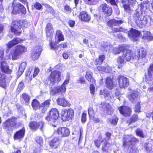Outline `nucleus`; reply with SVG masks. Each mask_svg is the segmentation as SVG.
Wrapping results in <instances>:
<instances>
[{
	"label": "nucleus",
	"mask_w": 153,
	"mask_h": 153,
	"mask_svg": "<svg viewBox=\"0 0 153 153\" xmlns=\"http://www.w3.org/2000/svg\"><path fill=\"white\" fill-rule=\"evenodd\" d=\"M59 115L58 111L57 109L56 108H52L45 117V119L53 127H56L58 123L57 118Z\"/></svg>",
	"instance_id": "1"
},
{
	"label": "nucleus",
	"mask_w": 153,
	"mask_h": 153,
	"mask_svg": "<svg viewBox=\"0 0 153 153\" xmlns=\"http://www.w3.org/2000/svg\"><path fill=\"white\" fill-rule=\"evenodd\" d=\"M69 76H67L66 79L62 85L60 87H55L51 91V94L52 95H55L59 93L60 92H65L66 91V88L65 85L67 84L69 82Z\"/></svg>",
	"instance_id": "2"
},
{
	"label": "nucleus",
	"mask_w": 153,
	"mask_h": 153,
	"mask_svg": "<svg viewBox=\"0 0 153 153\" xmlns=\"http://www.w3.org/2000/svg\"><path fill=\"white\" fill-rule=\"evenodd\" d=\"M74 115V111L73 109L69 108L65 109L61 112V117L63 121H66L71 119Z\"/></svg>",
	"instance_id": "3"
},
{
	"label": "nucleus",
	"mask_w": 153,
	"mask_h": 153,
	"mask_svg": "<svg viewBox=\"0 0 153 153\" xmlns=\"http://www.w3.org/2000/svg\"><path fill=\"white\" fill-rule=\"evenodd\" d=\"M61 75V73L59 71H53L52 72L50 76L48 77V79L51 82L53 83L60 80Z\"/></svg>",
	"instance_id": "4"
},
{
	"label": "nucleus",
	"mask_w": 153,
	"mask_h": 153,
	"mask_svg": "<svg viewBox=\"0 0 153 153\" xmlns=\"http://www.w3.org/2000/svg\"><path fill=\"white\" fill-rule=\"evenodd\" d=\"M54 134L58 135L59 137H63L68 136L70 134L68 129L65 127H61L54 131Z\"/></svg>",
	"instance_id": "5"
},
{
	"label": "nucleus",
	"mask_w": 153,
	"mask_h": 153,
	"mask_svg": "<svg viewBox=\"0 0 153 153\" xmlns=\"http://www.w3.org/2000/svg\"><path fill=\"white\" fill-rule=\"evenodd\" d=\"M117 78L119 86L120 88H125L129 85V79L126 77L120 75L118 76Z\"/></svg>",
	"instance_id": "6"
},
{
	"label": "nucleus",
	"mask_w": 153,
	"mask_h": 153,
	"mask_svg": "<svg viewBox=\"0 0 153 153\" xmlns=\"http://www.w3.org/2000/svg\"><path fill=\"white\" fill-rule=\"evenodd\" d=\"M124 146L130 145L132 144V142H136L137 140L132 135H126L124 136L123 139Z\"/></svg>",
	"instance_id": "7"
},
{
	"label": "nucleus",
	"mask_w": 153,
	"mask_h": 153,
	"mask_svg": "<svg viewBox=\"0 0 153 153\" xmlns=\"http://www.w3.org/2000/svg\"><path fill=\"white\" fill-rule=\"evenodd\" d=\"M141 35H142L138 31L133 29H132L128 33L129 37L133 41H137L138 38L141 36Z\"/></svg>",
	"instance_id": "8"
},
{
	"label": "nucleus",
	"mask_w": 153,
	"mask_h": 153,
	"mask_svg": "<svg viewBox=\"0 0 153 153\" xmlns=\"http://www.w3.org/2000/svg\"><path fill=\"white\" fill-rule=\"evenodd\" d=\"M46 33L48 39L50 41L51 40L53 33V30L52 25L51 23H48L46 27Z\"/></svg>",
	"instance_id": "9"
},
{
	"label": "nucleus",
	"mask_w": 153,
	"mask_h": 153,
	"mask_svg": "<svg viewBox=\"0 0 153 153\" xmlns=\"http://www.w3.org/2000/svg\"><path fill=\"white\" fill-rule=\"evenodd\" d=\"M122 57L125 58V60L127 61H133V58L132 56L131 52L130 50L126 49V48L123 52Z\"/></svg>",
	"instance_id": "10"
},
{
	"label": "nucleus",
	"mask_w": 153,
	"mask_h": 153,
	"mask_svg": "<svg viewBox=\"0 0 153 153\" xmlns=\"http://www.w3.org/2000/svg\"><path fill=\"white\" fill-rule=\"evenodd\" d=\"M118 109L120 114L125 117L129 116L131 114V109L128 107L122 106L120 107Z\"/></svg>",
	"instance_id": "11"
},
{
	"label": "nucleus",
	"mask_w": 153,
	"mask_h": 153,
	"mask_svg": "<svg viewBox=\"0 0 153 153\" xmlns=\"http://www.w3.org/2000/svg\"><path fill=\"white\" fill-rule=\"evenodd\" d=\"M42 49L41 46L35 47L33 50L31 55V57L33 60H35L38 59L40 52L42 51Z\"/></svg>",
	"instance_id": "12"
},
{
	"label": "nucleus",
	"mask_w": 153,
	"mask_h": 153,
	"mask_svg": "<svg viewBox=\"0 0 153 153\" xmlns=\"http://www.w3.org/2000/svg\"><path fill=\"white\" fill-rule=\"evenodd\" d=\"M16 118L15 117H12L11 119H9L4 122L3 124V126L5 128H9L10 126H14L16 124Z\"/></svg>",
	"instance_id": "13"
},
{
	"label": "nucleus",
	"mask_w": 153,
	"mask_h": 153,
	"mask_svg": "<svg viewBox=\"0 0 153 153\" xmlns=\"http://www.w3.org/2000/svg\"><path fill=\"white\" fill-rule=\"evenodd\" d=\"M50 100H48L42 103L40 105L39 108L42 113H45L50 105Z\"/></svg>",
	"instance_id": "14"
},
{
	"label": "nucleus",
	"mask_w": 153,
	"mask_h": 153,
	"mask_svg": "<svg viewBox=\"0 0 153 153\" xmlns=\"http://www.w3.org/2000/svg\"><path fill=\"white\" fill-rule=\"evenodd\" d=\"M56 101L58 105L63 107H70L71 105V103L64 98H59Z\"/></svg>",
	"instance_id": "15"
},
{
	"label": "nucleus",
	"mask_w": 153,
	"mask_h": 153,
	"mask_svg": "<svg viewBox=\"0 0 153 153\" xmlns=\"http://www.w3.org/2000/svg\"><path fill=\"white\" fill-rule=\"evenodd\" d=\"M102 11L106 15H110L112 13V9L106 4H103L101 5L100 6Z\"/></svg>",
	"instance_id": "16"
},
{
	"label": "nucleus",
	"mask_w": 153,
	"mask_h": 153,
	"mask_svg": "<svg viewBox=\"0 0 153 153\" xmlns=\"http://www.w3.org/2000/svg\"><path fill=\"white\" fill-rule=\"evenodd\" d=\"M60 144L59 137L54 138L51 140L50 143V145L52 148L56 149L57 148Z\"/></svg>",
	"instance_id": "17"
},
{
	"label": "nucleus",
	"mask_w": 153,
	"mask_h": 153,
	"mask_svg": "<svg viewBox=\"0 0 153 153\" xmlns=\"http://www.w3.org/2000/svg\"><path fill=\"white\" fill-rule=\"evenodd\" d=\"M12 23L13 25L11 27V32L15 34H18L19 23L16 21H14Z\"/></svg>",
	"instance_id": "18"
},
{
	"label": "nucleus",
	"mask_w": 153,
	"mask_h": 153,
	"mask_svg": "<svg viewBox=\"0 0 153 153\" xmlns=\"http://www.w3.org/2000/svg\"><path fill=\"white\" fill-rule=\"evenodd\" d=\"M133 16L135 22L137 25H142L143 16H140L139 13L137 11L134 14Z\"/></svg>",
	"instance_id": "19"
},
{
	"label": "nucleus",
	"mask_w": 153,
	"mask_h": 153,
	"mask_svg": "<svg viewBox=\"0 0 153 153\" xmlns=\"http://www.w3.org/2000/svg\"><path fill=\"white\" fill-rule=\"evenodd\" d=\"M138 93L137 91H133L131 94L128 96V98L132 102H134L137 100H139L137 99Z\"/></svg>",
	"instance_id": "20"
},
{
	"label": "nucleus",
	"mask_w": 153,
	"mask_h": 153,
	"mask_svg": "<svg viewBox=\"0 0 153 153\" xmlns=\"http://www.w3.org/2000/svg\"><path fill=\"white\" fill-rule=\"evenodd\" d=\"M19 0H14L13 3V10L12 13L15 14L19 13Z\"/></svg>",
	"instance_id": "21"
},
{
	"label": "nucleus",
	"mask_w": 153,
	"mask_h": 153,
	"mask_svg": "<svg viewBox=\"0 0 153 153\" xmlns=\"http://www.w3.org/2000/svg\"><path fill=\"white\" fill-rule=\"evenodd\" d=\"M19 42L18 38H15L12 41H10L6 45L7 49L6 52L12 47L19 43Z\"/></svg>",
	"instance_id": "22"
},
{
	"label": "nucleus",
	"mask_w": 153,
	"mask_h": 153,
	"mask_svg": "<svg viewBox=\"0 0 153 153\" xmlns=\"http://www.w3.org/2000/svg\"><path fill=\"white\" fill-rule=\"evenodd\" d=\"M79 17L81 20L84 21H88L90 19V16L85 11H82L80 13Z\"/></svg>",
	"instance_id": "23"
},
{
	"label": "nucleus",
	"mask_w": 153,
	"mask_h": 153,
	"mask_svg": "<svg viewBox=\"0 0 153 153\" xmlns=\"http://www.w3.org/2000/svg\"><path fill=\"white\" fill-rule=\"evenodd\" d=\"M123 23V22L121 20L116 21L115 19H112L108 22L107 25L111 27L113 26H117Z\"/></svg>",
	"instance_id": "24"
},
{
	"label": "nucleus",
	"mask_w": 153,
	"mask_h": 153,
	"mask_svg": "<svg viewBox=\"0 0 153 153\" xmlns=\"http://www.w3.org/2000/svg\"><path fill=\"white\" fill-rule=\"evenodd\" d=\"M57 37L58 40H56L55 42L56 43H58L59 42L62 41L64 40V38L63 35L62 33V32L60 30H58L56 32V38Z\"/></svg>",
	"instance_id": "25"
},
{
	"label": "nucleus",
	"mask_w": 153,
	"mask_h": 153,
	"mask_svg": "<svg viewBox=\"0 0 153 153\" xmlns=\"http://www.w3.org/2000/svg\"><path fill=\"white\" fill-rule=\"evenodd\" d=\"M143 33V39H146L148 41L151 40L152 39L153 37L152 36L150 32L149 31H144Z\"/></svg>",
	"instance_id": "26"
},
{
	"label": "nucleus",
	"mask_w": 153,
	"mask_h": 153,
	"mask_svg": "<svg viewBox=\"0 0 153 153\" xmlns=\"http://www.w3.org/2000/svg\"><path fill=\"white\" fill-rule=\"evenodd\" d=\"M126 45H120L119 48H114V49L113 52L115 54H117L119 53L120 52L122 51L125 49L126 48Z\"/></svg>",
	"instance_id": "27"
},
{
	"label": "nucleus",
	"mask_w": 153,
	"mask_h": 153,
	"mask_svg": "<svg viewBox=\"0 0 153 153\" xmlns=\"http://www.w3.org/2000/svg\"><path fill=\"white\" fill-rule=\"evenodd\" d=\"M107 87L109 89H111L114 86L112 79L109 78H107L106 81Z\"/></svg>",
	"instance_id": "28"
},
{
	"label": "nucleus",
	"mask_w": 153,
	"mask_h": 153,
	"mask_svg": "<svg viewBox=\"0 0 153 153\" xmlns=\"http://www.w3.org/2000/svg\"><path fill=\"white\" fill-rule=\"evenodd\" d=\"M144 146L148 153H153V145L152 144L146 143Z\"/></svg>",
	"instance_id": "29"
},
{
	"label": "nucleus",
	"mask_w": 153,
	"mask_h": 153,
	"mask_svg": "<svg viewBox=\"0 0 153 153\" xmlns=\"http://www.w3.org/2000/svg\"><path fill=\"white\" fill-rule=\"evenodd\" d=\"M39 102L36 99H34L32 102V106L33 108L36 110L40 107Z\"/></svg>",
	"instance_id": "30"
},
{
	"label": "nucleus",
	"mask_w": 153,
	"mask_h": 153,
	"mask_svg": "<svg viewBox=\"0 0 153 153\" xmlns=\"http://www.w3.org/2000/svg\"><path fill=\"white\" fill-rule=\"evenodd\" d=\"M0 75H1V78L0 79V86L4 88H5L6 85L5 84V75L4 74H1Z\"/></svg>",
	"instance_id": "31"
},
{
	"label": "nucleus",
	"mask_w": 153,
	"mask_h": 153,
	"mask_svg": "<svg viewBox=\"0 0 153 153\" xmlns=\"http://www.w3.org/2000/svg\"><path fill=\"white\" fill-rule=\"evenodd\" d=\"M105 58V56L103 55H100L99 58L95 59V64L96 65L101 64Z\"/></svg>",
	"instance_id": "32"
},
{
	"label": "nucleus",
	"mask_w": 153,
	"mask_h": 153,
	"mask_svg": "<svg viewBox=\"0 0 153 153\" xmlns=\"http://www.w3.org/2000/svg\"><path fill=\"white\" fill-rule=\"evenodd\" d=\"M92 73L90 71H87L85 77L86 79L89 81L91 82L92 79H93L92 77Z\"/></svg>",
	"instance_id": "33"
},
{
	"label": "nucleus",
	"mask_w": 153,
	"mask_h": 153,
	"mask_svg": "<svg viewBox=\"0 0 153 153\" xmlns=\"http://www.w3.org/2000/svg\"><path fill=\"white\" fill-rule=\"evenodd\" d=\"M112 124L116 125L117 123L118 119L116 116H114L108 120Z\"/></svg>",
	"instance_id": "34"
},
{
	"label": "nucleus",
	"mask_w": 153,
	"mask_h": 153,
	"mask_svg": "<svg viewBox=\"0 0 153 153\" xmlns=\"http://www.w3.org/2000/svg\"><path fill=\"white\" fill-rule=\"evenodd\" d=\"M30 127L32 129L36 130L39 128L38 124L36 122H33L31 123L30 124Z\"/></svg>",
	"instance_id": "35"
},
{
	"label": "nucleus",
	"mask_w": 153,
	"mask_h": 153,
	"mask_svg": "<svg viewBox=\"0 0 153 153\" xmlns=\"http://www.w3.org/2000/svg\"><path fill=\"white\" fill-rule=\"evenodd\" d=\"M103 141V140L102 138V136L100 135L98 139L95 141V144L97 147H99Z\"/></svg>",
	"instance_id": "36"
},
{
	"label": "nucleus",
	"mask_w": 153,
	"mask_h": 153,
	"mask_svg": "<svg viewBox=\"0 0 153 153\" xmlns=\"http://www.w3.org/2000/svg\"><path fill=\"white\" fill-rule=\"evenodd\" d=\"M139 58H143L146 56V53L143 48H141L139 51Z\"/></svg>",
	"instance_id": "37"
},
{
	"label": "nucleus",
	"mask_w": 153,
	"mask_h": 153,
	"mask_svg": "<svg viewBox=\"0 0 153 153\" xmlns=\"http://www.w3.org/2000/svg\"><path fill=\"white\" fill-rule=\"evenodd\" d=\"M26 66V63L25 62H23L20 65V71L21 73V75L23 73Z\"/></svg>",
	"instance_id": "38"
},
{
	"label": "nucleus",
	"mask_w": 153,
	"mask_h": 153,
	"mask_svg": "<svg viewBox=\"0 0 153 153\" xmlns=\"http://www.w3.org/2000/svg\"><path fill=\"white\" fill-rule=\"evenodd\" d=\"M138 120L137 116L136 115H133L131 117L130 120L128 121V122H129V124H131L135 122Z\"/></svg>",
	"instance_id": "39"
},
{
	"label": "nucleus",
	"mask_w": 153,
	"mask_h": 153,
	"mask_svg": "<svg viewBox=\"0 0 153 153\" xmlns=\"http://www.w3.org/2000/svg\"><path fill=\"white\" fill-rule=\"evenodd\" d=\"M142 17L143 18L142 21V25H145L148 22L149 20H150L151 19V18L148 16H146L145 17L143 16Z\"/></svg>",
	"instance_id": "40"
},
{
	"label": "nucleus",
	"mask_w": 153,
	"mask_h": 153,
	"mask_svg": "<svg viewBox=\"0 0 153 153\" xmlns=\"http://www.w3.org/2000/svg\"><path fill=\"white\" fill-rule=\"evenodd\" d=\"M20 25L21 26V28H22L23 29V27L27 28L28 26V24L26 21H22L20 22Z\"/></svg>",
	"instance_id": "41"
},
{
	"label": "nucleus",
	"mask_w": 153,
	"mask_h": 153,
	"mask_svg": "<svg viewBox=\"0 0 153 153\" xmlns=\"http://www.w3.org/2000/svg\"><path fill=\"white\" fill-rule=\"evenodd\" d=\"M24 100L26 101L27 102H28L30 100V96H29L28 94L24 93L22 96Z\"/></svg>",
	"instance_id": "42"
},
{
	"label": "nucleus",
	"mask_w": 153,
	"mask_h": 153,
	"mask_svg": "<svg viewBox=\"0 0 153 153\" xmlns=\"http://www.w3.org/2000/svg\"><path fill=\"white\" fill-rule=\"evenodd\" d=\"M110 146V144L106 142H105L104 143V145L102 147V150L103 152H107L108 148Z\"/></svg>",
	"instance_id": "43"
},
{
	"label": "nucleus",
	"mask_w": 153,
	"mask_h": 153,
	"mask_svg": "<svg viewBox=\"0 0 153 153\" xmlns=\"http://www.w3.org/2000/svg\"><path fill=\"white\" fill-rule=\"evenodd\" d=\"M126 61L125 60V58H123L122 56H119L117 59V62L118 63L120 64H125Z\"/></svg>",
	"instance_id": "44"
},
{
	"label": "nucleus",
	"mask_w": 153,
	"mask_h": 153,
	"mask_svg": "<svg viewBox=\"0 0 153 153\" xmlns=\"http://www.w3.org/2000/svg\"><path fill=\"white\" fill-rule=\"evenodd\" d=\"M108 69H110L109 67H107L105 68L103 67L99 66L97 67V69L99 71H103L105 72H108Z\"/></svg>",
	"instance_id": "45"
},
{
	"label": "nucleus",
	"mask_w": 153,
	"mask_h": 153,
	"mask_svg": "<svg viewBox=\"0 0 153 153\" xmlns=\"http://www.w3.org/2000/svg\"><path fill=\"white\" fill-rule=\"evenodd\" d=\"M129 153H138L137 149L134 146H132L130 148Z\"/></svg>",
	"instance_id": "46"
},
{
	"label": "nucleus",
	"mask_w": 153,
	"mask_h": 153,
	"mask_svg": "<svg viewBox=\"0 0 153 153\" xmlns=\"http://www.w3.org/2000/svg\"><path fill=\"white\" fill-rule=\"evenodd\" d=\"M137 105H136L135 106L134 111L135 112H138L140 111V107L139 100L137 101Z\"/></svg>",
	"instance_id": "47"
},
{
	"label": "nucleus",
	"mask_w": 153,
	"mask_h": 153,
	"mask_svg": "<svg viewBox=\"0 0 153 153\" xmlns=\"http://www.w3.org/2000/svg\"><path fill=\"white\" fill-rule=\"evenodd\" d=\"M20 11L23 14H25L26 13V10L25 8L23 5H21L20 4Z\"/></svg>",
	"instance_id": "48"
},
{
	"label": "nucleus",
	"mask_w": 153,
	"mask_h": 153,
	"mask_svg": "<svg viewBox=\"0 0 153 153\" xmlns=\"http://www.w3.org/2000/svg\"><path fill=\"white\" fill-rule=\"evenodd\" d=\"M27 49L25 46L22 45H20V54L26 52Z\"/></svg>",
	"instance_id": "49"
},
{
	"label": "nucleus",
	"mask_w": 153,
	"mask_h": 153,
	"mask_svg": "<svg viewBox=\"0 0 153 153\" xmlns=\"http://www.w3.org/2000/svg\"><path fill=\"white\" fill-rule=\"evenodd\" d=\"M20 110L21 111H22L20 112V115L21 114V117L23 118L24 119H26V115L25 113V111L22 108H20Z\"/></svg>",
	"instance_id": "50"
},
{
	"label": "nucleus",
	"mask_w": 153,
	"mask_h": 153,
	"mask_svg": "<svg viewBox=\"0 0 153 153\" xmlns=\"http://www.w3.org/2000/svg\"><path fill=\"white\" fill-rule=\"evenodd\" d=\"M90 91L91 93L94 95L95 92V88L92 84H91L90 86Z\"/></svg>",
	"instance_id": "51"
},
{
	"label": "nucleus",
	"mask_w": 153,
	"mask_h": 153,
	"mask_svg": "<svg viewBox=\"0 0 153 153\" xmlns=\"http://www.w3.org/2000/svg\"><path fill=\"white\" fill-rule=\"evenodd\" d=\"M34 7L37 10H40L42 7V5L37 2H36L34 4Z\"/></svg>",
	"instance_id": "52"
},
{
	"label": "nucleus",
	"mask_w": 153,
	"mask_h": 153,
	"mask_svg": "<svg viewBox=\"0 0 153 153\" xmlns=\"http://www.w3.org/2000/svg\"><path fill=\"white\" fill-rule=\"evenodd\" d=\"M136 132L137 134L139 136L142 137H144L142 131L140 129H137L136 130Z\"/></svg>",
	"instance_id": "53"
},
{
	"label": "nucleus",
	"mask_w": 153,
	"mask_h": 153,
	"mask_svg": "<svg viewBox=\"0 0 153 153\" xmlns=\"http://www.w3.org/2000/svg\"><path fill=\"white\" fill-rule=\"evenodd\" d=\"M124 30L121 27L119 28H114L112 29V31L113 32H123Z\"/></svg>",
	"instance_id": "54"
},
{
	"label": "nucleus",
	"mask_w": 153,
	"mask_h": 153,
	"mask_svg": "<svg viewBox=\"0 0 153 153\" xmlns=\"http://www.w3.org/2000/svg\"><path fill=\"white\" fill-rule=\"evenodd\" d=\"M25 129L24 127L20 130V138H22L24 137L25 135Z\"/></svg>",
	"instance_id": "55"
},
{
	"label": "nucleus",
	"mask_w": 153,
	"mask_h": 153,
	"mask_svg": "<svg viewBox=\"0 0 153 153\" xmlns=\"http://www.w3.org/2000/svg\"><path fill=\"white\" fill-rule=\"evenodd\" d=\"M85 80L83 77L81 76L79 77L77 80V82L78 83L84 84L85 82Z\"/></svg>",
	"instance_id": "56"
},
{
	"label": "nucleus",
	"mask_w": 153,
	"mask_h": 153,
	"mask_svg": "<svg viewBox=\"0 0 153 153\" xmlns=\"http://www.w3.org/2000/svg\"><path fill=\"white\" fill-rule=\"evenodd\" d=\"M42 138L41 137H36V141L40 145H41L43 143Z\"/></svg>",
	"instance_id": "57"
},
{
	"label": "nucleus",
	"mask_w": 153,
	"mask_h": 153,
	"mask_svg": "<svg viewBox=\"0 0 153 153\" xmlns=\"http://www.w3.org/2000/svg\"><path fill=\"white\" fill-rule=\"evenodd\" d=\"M123 7L125 10L128 13L130 12V7L128 4H124L123 5Z\"/></svg>",
	"instance_id": "58"
},
{
	"label": "nucleus",
	"mask_w": 153,
	"mask_h": 153,
	"mask_svg": "<svg viewBox=\"0 0 153 153\" xmlns=\"http://www.w3.org/2000/svg\"><path fill=\"white\" fill-rule=\"evenodd\" d=\"M88 112L89 116V117H90L94 113V111H93V109L92 108L89 107L88 110Z\"/></svg>",
	"instance_id": "59"
},
{
	"label": "nucleus",
	"mask_w": 153,
	"mask_h": 153,
	"mask_svg": "<svg viewBox=\"0 0 153 153\" xmlns=\"http://www.w3.org/2000/svg\"><path fill=\"white\" fill-rule=\"evenodd\" d=\"M86 114L85 113H83L82 115V122H85L86 120Z\"/></svg>",
	"instance_id": "60"
},
{
	"label": "nucleus",
	"mask_w": 153,
	"mask_h": 153,
	"mask_svg": "<svg viewBox=\"0 0 153 153\" xmlns=\"http://www.w3.org/2000/svg\"><path fill=\"white\" fill-rule=\"evenodd\" d=\"M151 71L153 72V64L150 66L149 70L148 71V74L149 76H151Z\"/></svg>",
	"instance_id": "61"
},
{
	"label": "nucleus",
	"mask_w": 153,
	"mask_h": 153,
	"mask_svg": "<svg viewBox=\"0 0 153 153\" xmlns=\"http://www.w3.org/2000/svg\"><path fill=\"white\" fill-rule=\"evenodd\" d=\"M38 126H39V128H40V130L41 131L42 130V128L44 123V122H43L42 121H40L39 122V123H38Z\"/></svg>",
	"instance_id": "62"
},
{
	"label": "nucleus",
	"mask_w": 153,
	"mask_h": 153,
	"mask_svg": "<svg viewBox=\"0 0 153 153\" xmlns=\"http://www.w3.org/2000/svg\"><path fill=\"white\" fill-rule=\"evenodd\" d=\"M39 69L38 68H36L34 70L33 76H36L39 73Z\"/></svg>",
	"instance_id": "63"
},
{
	"label": "nucleus",
	"mask_w": 153,
	"mask_h": 153,
	"mask_svg": "<svg viewBox=\"0 0 153 153\" xmlns=\"http://www.w3.org/2000/svg\"><path fill=\"white\" fill-rule=\"evenodd\" d=\"M64 9L68 13L70 12L71 11V8L68 5H65L64 7Z\"/></svg>",
	"instance_id": "64"
}]
</instances>
